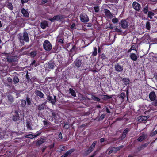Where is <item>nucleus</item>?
<instances>
[{
	"label": "nucleus",
	"mask_w": 157,
	"mask_h": 157,
	"mask_svg": "<svg viewBox=\"0 0 157 157\" xmlns=\"http://www.w3.org/2000/svg\"><path fill=\"white\" fill-rule=\"evenodd\" d=\"M73 65L74 67L77 69L82 67L84 65V63L81 57H77L74 61Z\"/></svg>",
	"instance_id": "1"
},
{
	"label": "nucleus",
	"mask_w": 157,
	"mask_h": 157,
	"mask_svg": "<svg viewBox=\"0 0 157 157\" xmlns=\"http://www.w3.org/2000/svg\"><path fill=\"white\" fill-rule=\"evenodd\" d=\"M15 114L12 117L13 121L17 122L18 121L22 120V119L24 116V114L21 113V112L18 110H15Z\"/></svg>",
	"instance_id": "2"
},
{
	"label": "nucleus",
	"mask_w": 157,
	"mask_h": 157,
	"mask_svg": "<svg viewBox=\"0 0 157 157\" xmlns=\"http://www.w3.org/2000/svg\"><path fill=\"white\" fill-rule=\"evenodd\" d=\"M18 39L21 43L24 41L26 42H28L29 41L28 34L26 31H25L23 33V35L21 33L19 34Z\"/></svg>",
	"instance_id": "3"
},
{
	"label": "nucleus",
	"mask_w": 157,
	"mask_h": 157,
	"mask_svg": "<svg viewBox=\"0 0 157 157\" xmlns=\"http://www.w3.org/2000/svg\"><path fill=\"white\" fill-rule=\"evenodd\" d=\"M44 49L47 51H50L52 49V45L49 41L45 40L43 43Z\"/></svg>",
	"instance_id": "4"
},
{
	"label": "nucleus",
	"mask_w": 157,
	"mask_h": 157,
	"mask_svg": "<svg viewBox=\"0 0 157 157\" xmlns=\"http://www.w3.org/2000/svg\"><path fill=\"white\" fill-rule=\"evenodd\" d=\"M119 24L121 26V27L123 29H127L129 26V22L127 19H123L121 20L119 23Z\"/></svg>",
	"instance_id": "5"
},
{
	"label": "nucleus",
	"mask_w": 157,
	"mask_h": 157,
	"mask_svg": "<svg viewBox=\"0 0 157 157\" xmlns=\"http://www.w3.org/2000/svg\"><path fill=\"white\" fill-rule=\"evenodd\" d=\"M97 144V141H94L88 149L84 152L85 155L87 156L91 153L94 150Z\"/></svg>",
	"instance_id": "6"
},
{
	"label": "nucleus",
	"mask_w": 157,
	"mask_h": 157,
	"mask_svg": "<svg viewBox=\"0 0 157 157\" xmlns=\"http://www.w3.org/2000/svg\"><path fill=\"white\" fill-rule=\"evenodd\" d=\"M54 111L49 108H48L46 111V115L47 119L51 121H52V115Z\"/></svg>",
	"instance_id": "7"
},
{
	"label": "nucleus",
	"mask_w": 157,
	"mask_h": 157,
	"mask_svg": "<svg viewBox=\"0 0 157 157\" xmlns=\"http://www.w3.org/2000/svg\"><path fill=\"white\" fill-rule=\"evenodd\" d=\"M81 21L83 23H86L89 21V18L87 15L85 13H83L80 15Z\"/></svg>",
	"instance_id": "8"
},
{
	"label": "nucleus",
	"mask_w": 157,
	"mask_h": 157,
	"mask_svg": "<svg viewBox=\"0 0 157 157\" xmlns=\"http://www.w3.org/2000/svg\"><path fill=\"white\" fill-rule=\"evenodd\" d=\"M63 18V16L57 15L55 16L52 18H49L48 20L50 21L51 22H53L55 21H57L59 20L61 21Z\"/></svg>",
	"instance_id": "9"
},
{
	"label": "nucleus",
	"mask_w": 157,
	"mask_h": 157,
	"mask_svg": "<svg viewBox=\"0 0 157 157\" xmlns=\"http://www.w3.org/2000/svg\"><path fill=\"white\" fill-rule=\"evenodd\" d=\"M114 68L115 71L118 73H121L123 70V66L117 63L115 65Z\"/></svg>",
	"instance_id": "10"
},
{
	"label": "nucleus",
	"mask_w": 157,
	"mask_h": 157,
	"mask_svg": "<svg viewBox=\"0 0 157 157\" xmlns=\"http://www.w3.org/2000/svg\"><path fill=\"white\" fill-rule=\"evenodd\" d=\"M53 96L54 99H53L52 97L50 95L47 96V100L49 101L52 105H55L56 104L57 99L56 96L54 95Z\"/></svg>",
	"instance_id": "11"
},
{
	"label": "nucleus",
	"mask_w": 157,
	"mask_h": 157,
	"mask_svg": "<svg viewBox=\"0 0 157 157\" xmlns=\"http://www.w3.org/2000/svg\"><path fill=\"white\" fill-rule=\"evenodd\" d=\"M41 133L40 131H38L36 132V135H33L32 134H29L26 135L25 137L26 138H29L30 139H33L36 138L39 136Z\"/></svg>",
	"instance_id": "12"
},
{
	"label": "nucleus",
	"mask_w": 157,
	"mask_h": 157,
	"mask_svg": "<svg viewBox=\"0 0 157 157\" xmlns=\"http://www.w3.org/2000/svg\"><path fill=\"white\" fill-rule=\"evenodd\" d=\"M132 7L136 11H139L141 9L140 5L136 1L133 2Z\"/></svg>",
	"instance_id": "13"
},
{
	"label": "nucleus",
	"mask_w": 157,
	"mask_h": 157,
	"mask_svg": "<svg viewBox=\"0 0 157 157\" xmlns=\"http://www.w3.org/2000/svg\"><path fill=\"white\" fill-rule=\"evenodd\" d=\"M17 58L15 56H7L6 60L9 63L15 62L17 60Z\"/></svg>",
	"instance_id": "14"
},
{
	"label": "nucleus",
	"mask_w": 157,
	"mask_h": 157,
	"mask_svg": "<svg viewBox=\"0 0 157 157\" xmlns=\"http://www.w3.org/2000/svg\"><path fill=\"white\" fill-rule=\"evenodd\" d=\"M52 121L55 120V121H59L61 119L58 113L55 111H54L52 115Z\"/></svg>",
	"instance_id": "15"
},
{
	"label": "nucleus",
	"mask_w": 157,
	"mask_h": 157,
	"mask_svg": "<svg viewBox=\"0 0 157 157\" xmlns=\"http://www.w3.org/2000/svg\"><path fill=\"white\" fill-rule=\"evenodd\" d=\"M149 116H140L138 117L137 119L139 122H145L149 118Z\"/></svg>",
	"instance_id": "16"
},
{
	"label": "nucleus",
	"mask_w": 157,
	"mask_h": 157,
	"mask_svg": "<svg viewBox=\"0 0 157 157\" xmlns=\"http://www.w3.org/2000/svg\"><path fill=\"white\" fill-rule=\"evenodd\" d=\"M46 102L42 103L41 104L39 105L37 107V109L39 111H42L44 109H46V108L47 106L46 105Z\"/></svg>",
	"instance_id": "17"
},
{
	"label": "nucleus",
	"mask_w": 157,
	"mask_h": 157,
	"mask_svg": "<svg viewBox=\"0 0 157 157\" xmlns=\"http://www.w3.org/2000/svg\"><path fill=\"white\" fill-rule=\"evenodd\" d=\"M35 95L38 97L41 98H44L45 96L44 94L41 91L38 90H36L34 92Z\"/></svg>",
	"instance_id": "18"
},
{
	"label": "nucleus",
	"mask_w": 157,
	"mask_h": 157,
	"mask_svg": "<svg viewBox=\"0 0 157 157\" xmlns=\"http://www.w3.org/2000/svg\"><path fill=\"white\" fill-rule=\"evenodd\" d=\"M130 130V129L128 128H126L124 130L122 135L121 136V140H123L125 138L127 134L128 133Z\"/></svg>",
	"instance_id": "19"
},
{
	"label": "nucleus",
	"mask_w": 157,
	"mask_h": 157,
	"mask_svg": "<svg viewBox=\"0 0 157 157\" xmlns=\"http://www.w3.org/2000/svg\"><path fill=\"white\" fill-rule=\"evenodd\" d=\"M45 141V139L41 137L39 140H37L36 143V145L37 146H39L44 143Z\"/></svg>",
	"instance_id": "20"
},
{
	"label": "nucleus",
	"mask_w": 157,
	"mask_h": 157,
	"mask_svg": "<svg viewBox=\"0 0 157 157\" xmlns=\"http://www.w3.org/2000/svg\"><path fill=\"white\" fill-rule=\"evenodd\" d=\"M149 98L152 101H154L156 98V94L154 91H151L149 94Z\"/></svg>",
	"instance_id": "21"
},
{
	"label": "nucleus",
	"mask_w": 157,
	"mask_h": 157,
	"mask_svg": "<svg viewBox=\"0 0 157 157\" xmlns=\"http://www.w3.org/2000/svg\"><path fill=\"white\" fill-rule=\"evenodd\" d=\"M130 59L133 61H137L138 59V56L134 53H131L129 56Z\"/></svg>",
	"instance_id": "22"
},
{
	"label": "nucleus",
	"mask_w": 157,
	"mask_h": 157,
	"mask_svg": "<svg viewBox=\"0 0 157 157\" xmlns=\"http://www.w3.org/2000/svg\"><path fill=\"white\" fill-rule=\"evenodd\" d=\"M48 26V21H46L44 20L41 22L40 23V26L41 28L43 29H45L46 27Z\"/></svg>",
	"instance_id": "23"
},
{
	"label": "nucleus",
	"mask_w": 157,
	"mask_h": 157,
	"mask_svg": "<svg viewBox=\"0 0 157 157\" xmlns=\"http://www.w3.org/2000/svg\"><path fill=\"white\" fill-rule=\"evenodd\" d=\"M147 137V135L146 134L143 133L141 136L138 138L137 140L141 142L145 139Z\"/></svg>",
	"instance_id": "24"
},
{
	"label": "nucleus",
	"mask_w": 157,
	"mask_h": 157,
	"mask_svg": "<svg viewBox=\"0 0 157 157\" xmlns=\"http://www.w3.org/2000/svg\"><path fill=\"white\" fill-rule=\"evenodd\" d=\"M13 79L14 84L15 85L17 84L19 81L18 76L17 75H14L13 77Z\"/></svg>",
	"instance_id": "25"
},
{
	"label": "nucleus",
	"mask_w": 157,
	"mask_h": 157,
	"mask_svg": "<svg viewBox=\"0 0 157 157\" xmlns=\"http://www.w3.org/2000/svg\"><path fill=\"white\" fill-rule=\"evenodd\" d=\"M21 12L24 17H28L29 16V13L28 11L24 8L21 9Z\"/></svg>",
	"instance_id": "26"
},
{
	"label": "nucleus",
	"mask_w": 157,
	"mask_h": 157,
	"mask_svg": "<svg viewBox=\"0 0 157 157\" xmlns=\"http://www.w3.org/2000/svg\"><path fill=\"white\" fill-rule=\"evenodd\" d=\"M32 124L31 122L29 121H27L26 122V126L27 127L28 130H32Z\"/></svg>",
	"instance_id": "27"
},
{
	"label": "nucleus",
	"mask_w": 157,
	"mask_h": 157,
	"mask_svg": "<svg viewBox=\"0 0 157 157\" xmlns=\"http://www.w3.org/2000/svg\"><path fill=\"white\" fill-rule=\"evenodd\" d=\"M91 98L92 100L94 101H97L100 103H102L101 99L94 95L91 94Z\"/></svg>",
	"instance_id": "28"
},
{
	"label": "nucleus",
	"mask_w": 157,
	"mask_h": 157,
	"mask_svg": "<svg viewBox=\"0 0 157 157\" xmlns=\"http://www.w3.org/2000/svg\"><path fill=\"white\" fill-rule=\"evenodd\" d=\"M122 81L123 82L124 85L127 86L129 85L130 83V80L128 78H123Z\"/></svg>",
	"instance_id": "29"
},
{
	"label": "nucleus",
	"mask_w": 157,
	"mask_h": 157,
	"mask_svg": "<svg viewBox=\"0 0 157 157\" xmlns=\"http://www.w3.org/2000/svg\"><path fill=\"white\" fill-rule=\"evenodd\" d=\"M101 96L102 97V99L105 101L109 99H110L112 97V96H109L108 95H105L104 94L101 95Z\"/></svg>",
	"instance_id": "30"
},
{
	"label": "nucleus",
	"mask_w": 157,
	"mask_h": 157,
	"mask_svg": "<svg viewBox=\"0 0 157 157\" xmlns=\"http://www.w3.org/2000/svg\"><path fill=\"white\" fill-rule=\"evenodd\" d=\"M126 96L125 93L124 92H122L121 93L120 95L118 96L119 98H121V102H122L124 101V98Z\"/></svg>",
	"instance_id": "31"
},
{
	"label": "nucleus",
	"mask_w": 157,
	"mask_h": 157,
	"mask_svg": "<svg viewBox=\"0 0 157 157\" xmlns=\"http://www.w3.org/2000/svg\"><path fill=\"white\" fill-rule=\"evenodd\" d=\"M142 11H143V13L144 14H147L148 12L149 11H148V5L145 6L143 8V10H142Z\"/></svg>",
	"instance_id": "32"
},
{
	"label": "nucleus",
	"mask_w": 157,
	"mask_h": 157,
	"mask_svg": "<svg viewBox=\"0 0 157 157\" xmlns=\"http://www.w3.org/2000/svg\"><path fill=\"white\" fill-rule=\"evenodd\" d=\"M69 93L74 97H76V93L74 90L72 88H70L69 89Z\"/></svg>",
	"instance_id": "33"
},
{
	"label": "nucleus",
	"mask_w": 157,
	"mask_h": 157,
	"mask_svg": "<svg viewBox=\"0 0 157 157\" xmlns=\"http://www.w3.org/2000/svg\"><path fill=\"white\" fill-rule=\"evenodd\" d=\"M104 13L105 15L107 16L111 17L112 15V14L110 11L107 9H104Z\"/></svg>",
	"instance_id": "34"
},
{
	"label": "nucleus",
	"mask_w": 157,
	"mask_h": 157,
	"mask_svg": "<svg viewBox=\"0 0 157 157\" xmlns=\"http://www.w3.org/2000/svg\"><path fill=\"white\" fill-rule=\"evenodd\" d=\"M74 54L71 55H69L70 57L69 58L68 60L66 63L67 65H68L69 64L71 63L73 61V57Z\"/></svg>",
	"instance_id": "35"
},
{
	"label": "nucleus",
	"mask_w": 157,
	"mask_h": 157,
	"mask_svg": "<svg viewBox=\"0 0 157 157\" xmlns=\"http://www.w3.org/2000/svg\"><path fill=\"white\" fill-rule=\"evenodd\" d=\"M147 14L148 17L150 18V19H152L153 18V16L155 15L154 13L151 11H149Z\"/></svg>",
	"instance_id": "36"
},
{
	"label": "nucleus",
	"mask_w": 157,
	"mask_h": 157,
	"mask_svg": "<svg viewBox=\"0 0 157 157\" xmlns=\"http://www.w3.org/2000/svg\"><path fill=\"white\" fill-rule=\"evenodd\" d=\"M37 54V51H32L30 53V56L32 58L35 57Z\"/></svg>",
	"instance_id": "37"
},
{
	"label": "nucleus",
	"mask_w": 157,
	"mask_h": 157,
	"mask_svg": "<svg viewBox=\"0 0 157 157\" xmlns=\"http://www.w3.org/2000/svg\"><path fill=\"white\" fill-rule=\"evenodd\" d=\"M8 101L10 103H13L14 101V98L13 96L10 94L8 96Z\"/></svg>",
	"instance_id": "38"
},
{
	"label": "nucleus",
	"mask_w": 157,
	"mask_h": 157,
	"mask_svg": "<svg viewBox=\"0 0 157 157\" xmlns=\"http://www.w3.org/2000/svg\"><path fill=\"white\" fill-rule=\"evenodd\" d=\"M55 64L53 62L48 63V68L53 69L54 67Z\"/></svg>",
	"instance_id": "39"
},
{
	"label": "nucleus",
	"mask_w": 157,
	"mask_h": 157,
	"mask_svg": "<svg viewBox=\"0 0 157 157\" xmlns=\"http://www.w3.org/2000/svg\"><path fill=\"white\" fill-rule=\"evenodd\" d=\"M75 150V149L74 148L71 149L68 151H67L65 154L67 156H68L72 152H74Z\"/></svg>",
	"instance_id": "40"
},
{
	"label": "nucleus",
	"mask_w": 157,
	"mask_h": 157,
	"mask_svg": "<svg viewBox=\"0 0 157 157\" xmlns=\"http://www.w3.org/2000/svg\"><path fill=\"white\" fill-rule=\"evenodd\" d=\"M94 51L92 52V56H96L97 54V49L95 47H94L93 48Z\"/></svg>",
	"instance_id": "41"
},
{
	"label": "nucleus",
	"mask_w": 157,
	"mask_h": 157,
	"mask_svg": "<svg viewBox=\"0 0 157 157\" xmlns=\"http://www.w3.org/2000/svg\"><path fill=\"white\" fill-rule=\"evenodd\" d=\"M72 48L70 50L69 52V55H72V53L73 52L75 51V49L76 48V46L75 45H73L72 44Z\"/></svg>",
	"instance_id": "42"
},
{
	"label": "nucleus",
	"mask_w": 157,
	"mask_h": 157,
	"mask_svg": "<svg viewBox=\"0 0 157 157\" xmlns=\"http://www.w3.org/2000/svg\"><path fill=\"white\" fill-rule=\"evenodd\" d=\"M7 7L10 10H12L13 9L12 3L10 2H8L7 4Z\"/></svg>",
	"instance_id": "43"
},
{
	"label": "nucleus",
	"mask_w": 157,
	"mask_h": 157,
	"mask_svg": "<svg viewBox=\"0 0 157 157\" xmlns=\"http://www.w3.org/2000/svg\"><path fill=\"white\" fill-rule=\"evenodd\" d=\"M31 99L28 97L27 96L26 98V101L27 105H30L31 104Z\"/></svg>",
	"instance_id": "44"
},
{
	"label": "nucleus",
	"mask_w": 157,
	"mask_h": 157,
	"mask_svg": "<svg viewBox=\"0 0 157 157\" xmlns=\"http://www.w3.org/2000/svg\"><path fill=\"white\" fill-rule=\"evenodd\" d=\"M43 122L44 125L45 126H47L51 124V123L47 120H44Z\"/></svg>",
	"instance_id": "45"
},
{
	"label": "nucleus",
	"mask_w": 157,
	"mask_h": 157,
	"mask_svg": "<svg viewBox=\"0 0 157 157\" xmlns=\"http://www.w3.org/2000/svg\"><path fill=\"white\" fill-rule=\"evenodd\" d=\"M101 58L102 59V60H105V59H107V58L106 56L105 55L104 53H102L100 55Z\"/></svg>",
	"instance_id": "46"
},
{
	"label": "nucleus",
	"mask_w": 157,
	"mask_h": 157,
	"mask_svg": "<svg viewBox=\"0 0 157 157\" xmlns=\"http://www.w3.org/2000/svg\"><path fill=\"white\" fill-rule=\"evenodd\" d=\"M146 28L147 30H150L151 28L150 23L149 21H148L146 22Z\"/></svg>",
	"instance_id": "47"
},
{
	"label": "nucleus",
	"mask_w": 157,
	"mask_h": 157,
	"mask_svg": "<svg viewBox=\"0 0 157 157\" xmlns=\"http://www.w3.org/2000/svg\"><path fill=\"white\" fill-rule=\"evenodd\" d=\"M26 104V101L25 100H22L21 101V106L22 107H24Z\"/></svg>",
	"instance_id": "48"
},
{
	"label": "nucleus",
	"mask_w": 157,
	"mask_h": 157,
	"mask_svg": "<svg viewBox=\"0 0 157 157\" xmlns=\"http://www.w3.org/2000/svg\"><path fill=\"white\" fill-rule=\"evenodd\" d=\"M70 127L69 123L68 122H66L65 123V124L63 126V128L66 129H68Z\"/></svg>",
	"instance_id": "49"
},
{
	"label": "nucleus",
	"mask_w": 157,
	"mask_h": 157,
	"mask_svg": "<svg viewBox=\"0 0 157 157\" xmlns=\"http://www.w3.org/2000/svg\"><path fill=\"white\" fill-rule=\"evenodd\" d=\"M105 114H101L100 116V118L98 119V121H100L103 120L105 117Z\"/></svg>",
	"instance_id": "50"
},
{
	"label": "nucleus",
	"mask_w": 157,
	"mask_h": 157,
	"mask_svg": "<svg viewBox=\"0 0 157 157\" xmlns=\"http://www.w3.org/2000/svg\"><path fill=\"white\" fill-rule=\"evenodd\" d=\"M112 22L114 24H116L118 22V20L116 18H113L112 20Z\"/></svg>",
	"instance_id": "51"
},
{
	"label": "nucleus",
	"mask_w": 157,
	"mask_h": 157,
	"mask_svg": "<svg viewBox=\"0 0 157 157\" xmlns=\"http://www.w3.org/2000/svg\"><path fill=\"white\" fill-rule=\"evenodd\" d=\"M36 61L35 60H33V61L31 63L30 65H34L35 67H36L38 65V64L36 63Z\"/></svg>",
	"instance_id": "52"
},
{
	"label": "nucleus",
	"mask_w": 157,
	"mask_h": 157,
	"mask_svg": "<svg viewBox=\"0 0 157 157\" xmlns=\"http://www.w3.org/2000/svg\"><path fill=\"white\" fill-rule=\"evenodd\" d=\"M94 8L95 12L98 13L99 11V8L98 6H95L94 7Z\"/></svg>",
	"instance_id": "53"
},
{
	"label": "nucleus",
	"mask_w": 157,
	"mask_h": 157,
	"mask_svg": "<svg viewBox=\"0 0 157 157\" xmlns=\"http://www.w3.org/2000/svg\"><path fill=\"white\" fill-rule=\"evenodd\" d=\"M7 81L10 84L12 83L13 82V78H12L10 77H8L7 78Z\"/></svg>",
	"instance_id": "54"
},
{
	"label": "nucleus",
	"mask_w": 157,
	"mask_h": 157,
	"mask_svg": "<svg viewBox=\"0 0 157 157\" xmlns=\"http://www.w3.org/2000/svg\"><path fill=\"white\" fill-rule=\"evenodd\" d=\"M157 134V129L156 130L153 131V132H152L151 133V136L152 137L154 136Z\"/></svg>",
	"instance_id": "55"
},
{
	"label": "nucleus",
	"mask_w": 157,
	"mask_h": 157,
	"mask_svg": "<svg viewBox=\"0 0 157 157\" xmlns=\"http://www.w3.org/2000/svg\"><path fill=\"white\" fill-rule=\"evenodd\" d=\"M115 31L117 32H122V31L121 29H119L118 28H117V27H116L115 29Z\"/></svg>",
	"instance_id": "56"
},
{
	"label": "nucleus",
	"mask_w": 157,
	"mask_h": 157,
	"mask_svg": "<svg viewBox=\"0 0 157 157\" xmlns=\"http://www.w3.org/2000/svg\"><path fill=\"white\" fill-rule=\"evenodd\" d=\"M64 39L63 38L61 39H60L59 40L58 42L59 43H60L61 44H63L64 43Z\"/></svg>",
	"instance_id": "57"
},
{
	"label": "nucleus",
	"mask_w": 157,
	"mask_h": 157,
	"mask_svg": "<svg viewBox=\"0 0 157 157\" xmlns=\"http://www.w3.org/2000/svg\"><path fill=\"white\" fill-rule=\"evenodd\" d=\"M144 147L142 145V144L140 145V146H139L138 147H137V150L139 151H140L141 150H142V149H144Z\"/></svg>",
	"instance_id": "58"
},
{
	"label": "nucleus",
	"mask_w": 157,
	"mask_h": 157,
	"mask_svg": "<svg viewBox=\"0 0 157 157\" xmlns=\"http://www.w3.org/2000/svg\"><path fill=\"white\" fill-rule=\"evenodd\" d=\"M66 148L65 146H63L60 148V150L61 151H63L65 150V149Z\"/></svg>",
	"instance_id": "59"
},
{
	"label": "nucleus",
	"mask_w": 157,
	"mask_h": 157,
	"mask_svg": "<svg viewBox=\"0 0 157 157\" xmlns=\"http://www.w3.org/2000/svg\"><path fill=\"white\" fill-rule=\"evenodd\" d=\"M97 151H95L94 152L92 155L89 157H94L97 154Z\"/></svg>",
	"instance_id": "60"
},
{
	"label": "nucleus",
	"mask_w": 157,
	"mask_h": 157,
	"mask_svg": "<svg viewBox=\"0 0 157 157\" xmlns=\"http://www.w3.org/2000/svg\"><path fill=\"white\" fill-rule=\"evenodd\" d=\"M131 48L132 50H135L137 51V50L136 49V46L134 45H132Z\"/></svg>",
	"instance_id": "61"
},
{
	"label": "nucleus",
	"mask_w": 157,
	"mask_h": 157,
	"mask_svg": "<svg viewBox=\"0 0 157 157\" xmlns=\"http://www.w3.org/2000/svg\"><path fill=\"white\" fill-rule=\"evenodd\" d=\"M152 105L155 106H157V101L156 100L155 101H153L152 103Z\"/></svg>",
	"instance_id": "62"
},
{
	"label": "nucleus",
	"mask_w": 157,
	"mask_h": 157,
	"mask_svg": "<svg viewBox=\"0 0 157 157\" xmlns=\"http://www.w3.org/2000/svg\"><path fill=\"white\" fill-rule=\"evenodd\" d=\"M105 110H106V112L108 113H110V112L109 110L108 107H107L106 106V107H105Z\"/></svg>",
	"instance_id": "63"
},
{
	"label": "nucleus",
	"mask_w": 157,
	"mask_h": 157,
	"mask_svg": "<svg viewBox=\"0 0 157 157\" xmlns=\"http://www.w3.org/2000/svg\"><path fill=\"white\" fill-rule=\"evenodd\" d=\"M149 143H145L144 144H142L144 148L146 147L148 145Z\"/></svg>",
	"instance_id": "64"
}]
</instances>
